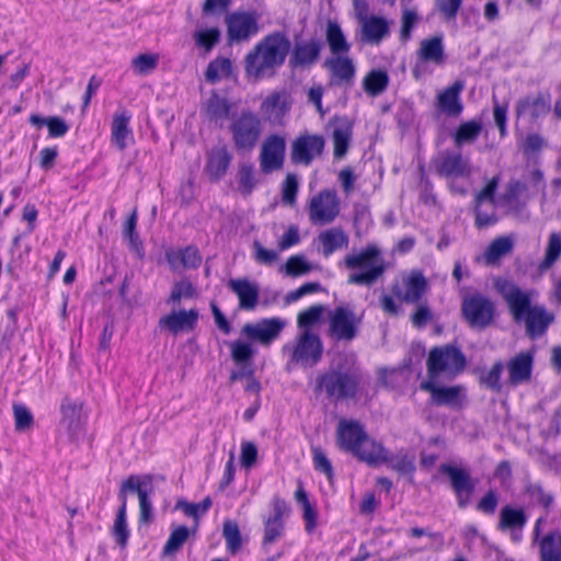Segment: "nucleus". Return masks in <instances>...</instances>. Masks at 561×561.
Returning a JSON list of instances; mask_svg holds the SVG:
<instances>
[{"label": "nucleus", "instance_id": "47", "mask_svg": "<svg viewBox=\"0 0 561 561\" xmlns=\"http://www.w3.org/2000/svg\"><path fill=\"white\" fill-rule=\"evenodd\" d=\"M389 83L388 75L382 70H373L364 78L363 87L365 91L376 96L382 93Z\"/></svg>", "mask_w": 561, "mask_h": 561}, {"label": "nucleus", "instance_id": "48", "mask_svg": "<svg viewBox=\"0 0 561 561\" xmlns=\"http://www.w3.org/2000/svg\"><path fill=\"white\" fill-rule=\"evenodd\" d=\"M526 523V516L520 508L505 506L501 511L500 526L505 529L520 530Z\"/></svg>", "mask_w": 561, "mask_h": 561}, {"label": "nucleus", "instance_id": "9", "mask_svg": "<svg viewBox=\"0 0 561 561\" xmlns=\"http://www.w3.org/2000/svg\"><path fill=\"white\" fill-rule=\"evenodd\" d=\"M231 131L237 148L252 149L261 135L260 118L251 112H243L232 123Z\"/></svg>", "mask_w": 561, "mask_h": 561}, {"label": "nucleus", "instance_id": "4", "mask_svg": "<svg viewBox=\"0 0 561 561\" xmlns=\"http://www.w3.org/2000/svg\"><path fill=\"white\" fill-rule=\"evenodd\" d=\"M88 413L79 399L65 398L60 404L58 434L71 443H80L87 436Z\"/></svg>", "mask_w": 561, "mask_h": 561}, {"label": "nucleus", "instance_id": "19", "mask_svg": "<svg viewBox=\"0 0 561 561\" xmlns=\"http://www.w3.org/2000/svg\"><path fill=\"white\" fill-rule=\"evenodd\" d=\"M291 100L285 90L271 92L260 106L262 116L274 124H280L289 112Z\"/></svg>", "mask_w": 561, "mask_h": 561}, {"label": "nucleus", "instance_id": "50", "mask_svg": "<svg viewBox=\"0 0 561 561\" xmlns=\"http://www.w3.org/2000/svg\"><path fill=\"white\" fill-rule=\"evenodd\" d=\"M222 536L226 540L227 550L232 554L237 553L242 545L238 524L232 520H226L224 523Z\"/></svg>", "mask_w": 561, "mask_h": 561}, {"label": "nucleus", "instance_id": "26", "mask_svg": "<svg viewBox=\"0 0 561 561\" xmlns=\"http://www.w3.org/2000/svg\"><path fill=\"white\" fill-rule=\"evenodd\" d=\"M367 437L363 426L355 421L342 420L337 427V444L350 453Z\"/></svg>", "mask_w": 561, "mask_h": 561}, {"label": "nucleus", "instance_id": "34", "mask_svg": "<svg viewBox=\"0 0 561 561\" xmlns=\"http://www.w3.org/2000/svg\"><path fill=\"white\" fill-rule=\"evenodd\" d=\"M352 123L346 118L337 119L333 129L334 157L341 159L348 149L352 137Z\"/></svg>", "mask_w": 561, "mask_h": 561}, {"label": "nucleus", "instance_id": "35", "mask_svg": "<svg viewBox=\"0 0 561 561\" xmlns=\"http://www.w3.org/2000/svg\"><path fill=\"white\" fill-rule=\"evenodd\" d=\"M230 160L231 158L225 148H214L208 154L205 170L211 179L218 180L226 173Z\"/></svg>", "mask_w": 561, "mask_h": 561}, {"label": "nucleus", "instance_id": "15", "mask_svg": "<svg viewBox=\"0 0 561 561\" xmlns=\"http://www.w3.org/2000/svg\"><path fill=\"white\" fill-rule=\"evenodd\" d=\"M362 318L347 307H337L330 314V334L336 340L351 341L356 336Z\"/></svg>", "mask_w": 561, "mask_h": 561}, {"label": "nucleus", "instance_id": "59", "mask_svg": "<svg viewBox=\"0 0 561 561\" xmlns=\"http://www.w3.org/2000/svg\"><path fill=\"white\" fill-rule=\"evenodd\" d=\"M319 55V47L314 43H307L296 47L295 50V62L299 65H306L313 62Z\"/></svg>", "mask_w": 561, "mask_h": 561}, {"label": "nucleus", "instance_id": "8", "mask_svg": "<svg viewBox=\"0 0 561 561\" xmlns=\"http://www.w3.org/2000/svg\"><path fill=\"white\" fill-rule=\"evenodd\" d=\"M309 219L313 225H328L340 214V199L334 191L324 190L312 196L308 205Z\"/></svg>", "mask_w": 561, "mask_h": 561}, {"label": "nucleus", "instance_id": "10", "mask_svg": "<svg viewBox=\"0 0 561 561\" xmlns=\"http://www.w3.org/2000/svg\"><path fill=\"white\" fill-rule=\"evenodd\" d=\"M420 389L431 394L435 405L459 408L466 399V388L456 386H439L437 379H426L420 383Z\"/></svg>", "mask_w": 561, "mask_h": 561}, {"label": "nucleus", "instance_id": "20", "mask_svg": "<svg viewBox=\"0 0 561 561\" xmlns=\"http://www.w3.org/2000/svg\"><path fill=\"white\" fill-rule=\"evenodd\" d=\"M434 168L440 176L449 180L469 176L471 174L469 161L463 159L459 153H440L434 160Z\"/></svg>", "mask_w": 561, "mask_h": 561}, {"label": "nucleus", "instance_id": "27", "mask_svg": "<svg viewBox=\"0 0 561 561\" xmlns=\"http://www.w3.org/2000/svg\"><path fill=\"white\" fill-rule=\"evenodd\" d=\"M197 319L198 312L196 310H180L162 317L159 324L171 333L178 334L180 332L193 330L196 325Z\"/></svg>", "mask_w": 561, "mask_h": 561}, {"label": "nucleus", "instance_id": "25", "mask_svg": "<svg viewBox=\"0 0 561 561\" xmlns=\"http://www.w3.org/2000/svg\"><path fill=\"white\" fill-rule=\"evenodd\" d=\"M228 286L237 295L241 309L253 310L257 306L260 289L256 283L247 278H234L229 280Z\"/></svg>", "mask_w": 561, "mask_h": 561}, {"label": "nucleus", "instance_id": "6", "mask_svg": "<svg viewBox=\"0 0 561 561\" xmlns=\"http://www.w3.org/2000/svg\"><path fill=\"white\" fill-rule=\"evenodd\" d=\"M284 352L289 353L291 359L305 366H313L322 355V344L319 336L310 330L300 331L295 344H286Z\"/></svg>", "mask_w": 561, "mask_h": 561}, {"label": "nucleus", "instance_id": "37", "mask_svg": "<svg viewBox=\"0 0 561 561\" xmlns=\"http://www.w3.org/2000/svg\"><path fill=\"white\" fill-rule=\"evenodd\" d=\"M325 64L333 77L337 80L350 81L354 77V64L352 59L345 55H335L334 57L327 60Z\"/></svg>", "mask_w": 561, "mask_h": 561}, {"label": "nucleus", "instance_id": "40", "mask_svg": "<svg viewBox=\"0 0 561 561\" xmlns=\"http://www.w3.org/2000/svg\"><path fill=\"white\" fill-rule=\"evenodd\" d=\"M551 107L550 100L545 96L526 99L519 102L517 107L518 115H529L534 118L546 115Z\"/></svg>", "mask_w": 561, "mask_h": 561}, {"label": "nucleus", "instance_id": "55", "mask_svg": "<svg viewBox=\"0 0 561 561\" xmlns=\"http://www.w3.org/2000/svg\"><path fill=\"white\" fill-rule=\"evenodd\" d=\"M206 112L213 119L225 118L229 114L228 101L217 94H214L207 101Z\"/></svg>", "mask_w": 561, "mask_h": 561}, {"label": "nucleus", "instance_id": "61", "mask_svg": "<svg viewBox=\"0 0 561 561\" xmlns=\"http://www.w3.org/2000/svg\"><path fill=\"white\" fill-rule=\"evenodd\" d=\"M323 312L322 306H312L302 311L298 316V325L301 331L309 330L310 327L316 324Z\"/></svg>", "mask_w": 561, "mask_h": 561}, {"label": "nucleus", "instance_id": "7", "mask_svg": "<svg viewBox=\"0 0 561 561\" xmlns=\"http://www.w3.org/2000/svg\"><path fill=\"white\" fill-rule=\"evenodd\" d=\"M359 42L369 45H379L390 36L391 22L381 15L368 14L364 10H357Z\"/></svg>", "mask_w": 561, "mask_h": 561}, {"label": "nucleus", "instance_id": "38", "mask_svg": "<svg viewBox=\"0 0 561 561\" xmlns=\"http://www.w3.org/2000/svg\"><path fill=\"white\" fill-rule=\"evenodd\" d=\"M561 256V233L553 231L549 234L545 249V256L538 265L539 272L543 273L551 268Z\"/></svg>", "mask_w": 561, "mask_h": 561}, {"label": "nucleus", "instance_id": "30", "mask_svg": "<svg viewBox=\"0 0 561 561\" xmlns=\"http://www.w3.org/2000/svg\"><path fill=\"white\" fill-rule=\"evenodd\" d=\"M416 54L421 61L437 66L443 65L446 59L443 35H436L421 41Z\"/></svg>", "mask_w": 561, "mask_h": 561}, {"label": "nucleus", "instance_id": "1", "mask_svg": "<svg viewBox=\"0 0 561 561\" xmlns=\"http://www.w3.org/2000/svg\"><path fill=\"white\" fill-rule=\"evenodd\" d=\"M494 286L505 299L514 320L525 323L526 332L531 339L545 334L554 318L543 306L531 304L530 291H524L504 278H497Z\"/></svg>", "mask_w": 561, "mask_h": 561}, {"label": "nucleus", "instance_id": "12", "mask_svg": "<svg viewBox=\"0 0 561 561\" xmlns=\"http://www.w3.org/2000/svg\"><path fill=\"white\" fill-rule=\"evenodd\" d=\"M255 12L236 11L226 18L228 37L232 42L248 41L259 32Z\"/></svg>", "mask_w": 561, "mask_h": 561}, {"label": "nucleus", "instance_id": "44", "mask_svg": "<svg viewBox=\"0 0 561 561\" xmlns=\"http://www.w3.org/2000/svg\"><path fill=\"white\" fill-rule=\"evenodd\" d=\"M327 41L333 55L346 54L350 50V44L335 22H329L327 27Z\"/></svg>", "mask_w": 561, "mask_h": 561}, {"label": "nucleus", "instance_id": "62", "mask_svg": "<svg viewBox=\"0 0 561 561\" xmlns=\"http://www.w3.org/2000/svg\"><path fill=\"white\" fill-rule=\"evenodd\" d=\"M462 0H435V7L446 21L455 20Z\"/></svg>", "mask_w": 561, "mask_h": 561}, {"label": "nucleus", "instance_id": "52", "mask_svg": "<svg viewBox=\"0 0 561 561\" xmlns=\"http://www.w3.org/2000/svg\"><path fill=\"white\" fill-rule=\"evenodd\" d=\"M230 352L233 362L238 365L245 364L255 354L253 345L244 340H237L230 343Z\"/></svg>", "mask_w": 561, "mask_h": 561}, {"label": "nucleus", "instance_id": "45", "mask_svg": "<svg viewBox=\"0 0 561 561\" xmlns=\"http://www.w3.org/2000/svg\"><path fill=\"white\" fill-rule=\"evenodd\" d=\"M231 72L232 64L230 59L218 57L208 65L205 72V78L208 82L215 83L227 79Z\"/></svg>", "mask_w": 561, "mask_h": 561}, {"label": "nucleus", "instance_id": "41", "mask_svg": "<svg viewBox=\"0 0 561 561\" xmlns=\"http://www.w3.org/2000/svg\"><path fill=\"white\" fill-rule=\"evenodd\" d=\"M295 499L301 506L302 517L307 533H312L317 527L318 513L314 506L309 502L306 491L299 486L295 492Z\"/></svg>", "mask_w": 561, "mask_h": 561}, {"label": "nucleus", "instance_id": "43", "mask_svg": "<svg viewBox=\"0 0 561 561\" xmlns=\"http://www.w3.org/2000/svg\"><path fill=\"white\" fill-rule=\"evenodd\" d=\"M542 561H561V533H552L540 542Z\"/></svg>", "mask_w": 561, "mask_h": 561}, {"label": "nucleus", "instance_id": "53", "mask_svg": "<svg viewBox=\"0 0 561 561\" xmlns=\"http://www.w3.org/2000/svg\"><path fill=\"white\" fill-rule=\"evenodd\" d=\"M280 270L288 276L297 277L308 274L312 266L304 255H293Z\"/></svg>", "mask_w": 561, "mask_h": 561}, {"label": "nucleus", "instance_id": "24", "mask_svg": "<svg viewBox=\"0 0 561 561\" xmlns=\"http://www.w3.org/2000/svg\"><path fill=\"white\" fill-rule=\"evenodd\" d=\"M323 147L324 140L321 136H302L293 145V161L296 163L309 164L312 159L322 152Z\"/></svg>", "mask_w": 561, "mask_h": 561}, {"label": "nucleus", "instance_id": "60", "mask_svg": "<svg viewBox=\"0 0 561 561\" xmlns=\"http://www.w3.org/2000/svg\"><path fill=\"white\" fill-rule=\"evenodd\" d=\"M311 454L314 469L331 479L333 477V468L323 449L319 446H312Z\"/></svg>", "mask_w": 561, "mask_h": 561}, {"label": "nucleus", "instance_id": "16", "mask_svg": "<svg viewBox=\"0 0 561 561\" xmlns=\"http://www.w3.org/2000/svg\"><path fill=\"white\" fill-rule=\"evenodd\" d=\"M427 288V282L419 271L403 273L392 286L393 295L405 302H416Z\"/></svg>", "mask_w": 561, "mask_h": 561}, {"label": "nucleus", "instance_id": "42", "mask_svg": "<svg viewBox=\"0 0 561 561\" xmlns=\"http://www.w3.org/2000/svg\"><path fill=\"white\" fill-rule=\"evenodd\" d=\"M482 131V123L477 119L461 123L454 136L456 146L473 142Z\"/></svg>", "mask_w": 561, "mask_h": 561}, {"label": "nucleus", "instance_id": "28", "mask_svg": "<svg viewBox=\"0 0 561 561\" xmlns=\"http://www.w3.org/2000/svg\"><path fill=\"white\" fill-rule=\"evenodd\" d=\"M287 504L280 499L273 500V515L265 522L263 543L271 545L275 542L283 534V517L287 513Z\"/></svg>", "mask_w": 561, "mask_h": 561}, {"label": "nucleus", "instance_id": "63", "mask_svg": "<svg viewBox=\"0 0 561 561\" xmlns=\"http://www.w3.org/2000/svg\"><path fill=\"white\" fill-rule=\"evenodd\" d=\"M239 190L243 194H250L255 186L254 170L252 165L244 164L239 169Z\"/></svg>", "mask_w": 561, "mask_h": 561}, {"label": "nucleus", "instance_id": "18", "mask_svg": "<svg viewBox=\"0 0 561 561\" xmlns=\"http://www.w3.org/2000/svg\"><path fill=\"white\" fill-rule=\"evenodd\" d=\"M462 312L472 327H485L493 319L494 307L485 297L472 295L465 298Z\"/></svg>", "mask_w": 561, "mask_h": 561}, {"label": "nucleus", "instance_id": "56", "mask_svg": "<svg viewBox=\"0 0 561 561\" xmlns=\"http://www.w3.org/2000/svg\"><path fill=\"white\" fill-rule=\"evenodd\" d=\"M14 425L16 432H24L33 424V414L21 403H14L13 407Z\"/></svg>", "mask_w": 561, "mask_h": 561}, {"label": "nucleus", "instance_id": "13", "mask_svg": "<svg viewBox=\"0 0 561 561\" xmlns=\"http://www.w3.org/2000/svg\"><path fill=\"white\" fill-rule=\"evenodd\" d=\"M285 325L286 322L280 318L262 319L257 322L245 323L241 333L251 341L268 346L279 336Z\"/></svg>", "mask_w": 561, "mask_h": 561}, {"label": "nucleus", "instance_id": "17", "mask_svg": "<svg viewBox=\"0 0 561 561\" xmlns=\"http://www.w3.org/2000/svg\"><path fill=\"white\" fill-rule=\"evenodd\" d=\"M465 90V82L456 80L450 85L437 92L435 98L436 110L449 117H458L463 111L461 93Z\"/></svg>", "mask_w": 561, "mask_h": 561}, {"label": "nucleus", "instance_id": "5", "mask_svg": "<svg viewBox=\"0 0 561 561\" xmlns=\"http://www.w3.org/2000/svg\"><path fill=\"white\" fill-rule=\"evenodd\" d=\"M427 379H437L440 375L454 377L466 364L462 353L450 345L433 348L427 358Z\"/></svg>", "mask_w": 561, "mask_h": 561}, {"label": "nucleus", "instance_id": "31", "mask_svg": "<svg viewBox=\"0 0 561 561\" xmlns=\"http://www.w3.org/2000/svg\"><path fill=\"white\" fill-rule=\"evenodd\" d=\"M368 465H379L387 460L388 454L383 446L370 437H366L352 453Z\"/></svg>", "mask_w": 561, "mask_h": 561}, {"label": "nucleus", "instance_id": "46", "mask_svg": "<svg viewBox=\"0 0 561 561\" xmlns=\"http://www.w3.org/2000/svg\"><path fill=\"white\" fill-rule=\"evenodd\" d=\"M160 56L156 53L140 54L133 58L130 67L137 76H148L153 72L159 64Z\"/></svg>", "mask_w": 561, "mask_h": 561}, {"label": "nucleus", "instance_id": "32", "mask_svg": "<svg viewBox=\"0 0 561 561\" xmlns=\"http://www.w3.org/2000/svg\"><path fill=\"white\" fill-rule=\"evenodd\" d=\"M167 260L172 270L196 268L202 263V256L196 248L187 247L184 250H172L167 252Z\"/></svg>", "mask_w": 561, "mask_h": 561}, {"label": "nucleus", "instance_id": "22", "mask_svg": "<svg viewBox=\"0 0 561 561\" xmlns=\"http://www.w3.org/2000/svg\"><path fill=\"white\" fill-rule=\"evenodd\" d=\"M320 387L330 397L342 398L355 393L357 380L355 376L332 371L321 378Z\"/></svg>", "mask_w": 561, "mask_h": 561}, {"label": "nucleus", "instance_id": "51", "mask_svg": "<svg viewBox=\"0 0 561 561\" xmlns=\"http://www.w3.org/2000/svg\"><path fill=\"white\" fill-rule=\"evenodd\" d=\"M196 45L209 53L220 38V31L217 27L199 28L193 34Z\"/></svg>", "mask_w": 561, "mask_h": 561}, {"label": "nucleus", "instance_id": "64", "mask_svg": "<svg viewBox=\"0 0 561 561\" xmlns=\"http://www.w3.org/2000/svg\"><path fill=\"white\" fill-rule=\"evenodd\" d=\"M194 287L191 282L188 280H180L174 284L171 295H170V301L171 302H179L183 298H190L194 296Z\"/></svg>", "mask_w": 561, "mask_h": 561}, {"label": "nucleus", "instance_id": "23", "mask_svg": "<svg viewBox=\"0 0 561 561\" xmlns=\"http://www.w3.org/2000/svg\"><path fill=\"white\" fill-rule=\"evenodd\" d=\"M497 186L495 179L491 180L476 198L477 215L476 222L479 227H486L496 221L494 213V193Z\"/></svg>", "mask_w": 561, "mask_h": 561}, {"label": "nucleus", "instance_id": "14", "mask_svg": "<svg viewBox=\"0 0 561 561\" xmlns=\"http://www.w3.org/2000/svg\"><path fill=\"white\" fill-rule=\"evenodd\" d=\"M439 471L448 476L451 488L456 494L458 505L465 507L470 503L471 495L474 490V482L467 469L450 465L443 463L439 466Z\"/></svg>", "mask_w": 561, "mask_h": 561}, {"label": "nucleus", "instance_id": "58", "mask_svg": "<svg viewBox=\"0 0 561 561\" xmlns=\"http://www.w3.org/2000/svg\"><path fill=\"white\" fill-rule=\"evenodd\" d=\"M188 536H190V530L187 527L180 526V527L175 528L171 533V535L164 546V549H163L164 553L171 554V553L178 551L182 547V545L187 540Z\"/></svg>", "mask_w": 561, "mask_h": 561}, {"label": "nucleus", "instance_id": "39", "mask_svg": "<svg viewBox=\"0 0 561 561\" xmlns=\"http://www.w3.org/2000/svg\"><path fill=\"white\" fill-rule=\"evenodd\" d=\"M513 249V241L508 237H501L493 240L479 259L485 264H495L502 256L510 253Z\"/></svg>", "mask_w": 561, "mask_h": 561}, {"label": "nucleus", "instance_id": "3", "mask_svg": "<svg viewBox=\"0 0 561 561\" xmlns=\"http://www.w3.org/2000/svg\"><path fill=\"white\" fill-rule=\"evenodd\" d=\"M344 265L351 271L350 284L370 286L386 271V263L377 245H367L359 252L345 256Z\"/></svg>", "mask_w": 561, "mask_h": 561}, {"label": "nucleus", "instance_id": "21", "mask_svg": "<svg viewBox=\"0 0 561 561\" xmlns=\"http://www.w3.org/2000/svg\"><path fill=\"white\" fill-rule=\"evenodd\" d=\"M285 139L279 136L268 137L262 145L260 162L265 173L280 169L285 157Z\"/></svg>", "mask_w": 561, "mask_h": 561}, {"label": "nucleus", "instance_id": "36", "mask_svg": "<svg viewBox=\"0 0 561 561\" xmlns=\"http://www.w3.org/2000/svg\"><path fill=\"white\" fill-rule=\"evenodd\" d=\"M510 381L513 385L526 381L531 371V357L528 354H519L508 364Z\"/></svg>", "mask_w": 561, "mask_h": 561}, {"label": "nucleus", "instance_id": "2", "mask_svg": "<svg viewBox=\"0 0 561 561\" xmlns=\"http://www.w3.org/2000/svg\"><path fill=\"white\" fill-rule=\"evenodd\" d=\"M289 41L280 33L261 39L244 58V71L252 82L274 76L288 55Z\"/></svg>", "mask_w": 561, "mask_h": 561}, {"label": "nucleus", "instance_id": "49", "mask_svg": "<svg viewBox=\"0 0 561 561\" xmlns=\"http://www.w3.org/2000/svg\"><path fill=\"white\" fill-rule=\"evenodd\" d=\"M45 126L48 130V136L51 138L64 137L68 130L69 125L59 116L37 117V127Z\"/></svg>", "mask_w": 561, "mask_h": 561}, {"label": "nucleus", "instance_id": "29", "mask_svg": "<svg viewBox=\"0 0 561 561\" xmlns=\"http://www.w3.org/2000/svg\"><path fill=\"white\" fill-rule=\"evenodd\" d=\"M131 115L128 111L116 112L111 124V139L115 147L124 150L133 139V131L129 127Z\"/></svg>", "mask_w": 561, "mask_h": 561}, {"label": "nucleus", "instance_id": "54", "mask_svg": "<svg viewBox=\"0 0 561 561\" xmlns=\"http://www.w3.org/2000/svg\"><path fill=\"white\" fill-rule=\"evenodd\" d=\"M113 535L118 545L123 547L126 545L129 537V530L126 522V499L123 500L122 506L117 513L113 526Z\"/></svg>", "mask_w": 561, "mask_h": 561}, {"label": "nucleus", "instance_id": "57", "mask_svg": "<svg viewBox=\"0 0 561 561\" xmlns=\"http://www.w3.org/2000/svg\"><path fill=\"white\" fill-rule=\"evenodd\" d=\"M210 506H211L210 497H205L201 503H188L183 500H180L176 503V508L182 510L185 515L192 516L196 519L201 515H204L210 508Z\"/></svg>", "mask_w": 561, "mask_h": 561}, {"label": "nucleus", "instance_id": "33", "mask_svg": "<svg viewBox=\"0 0 561 561\" xmlns=\"http://www.w3.org/2000/svg\"><path fill=\"white\" fill-rule=\"evenodd\" d=\"M318 239L324 256H330L348 244L347 234L340 228L327 229L319 234Z\"/></svg>", "mask_w": 561, "mask_h": 561}, {"label": "nucleus", "instance_id": "11", "mask_svg": "<svg viewBox=\"0 0 561 561\" xmlns=\"http://www.w3.org/2000/svg\"><path fill=\"white\" fill-rule=\"evenodd\" d=\"M152 477L150 474L144 476H130L121 488L122 501L125 497L127 491L136 492L139 499L140 506V520L149 522L152 517V504L150 495L153 492Z\"/></svg>", "mask_w": 561, "mask_h": 561}]
</instances>
